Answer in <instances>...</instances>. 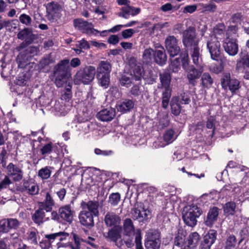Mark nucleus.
Listing matches in <instances>:
<instances>
[{"label": "nucleus", "instance_id": "53", "mask_svg": "<svg viewBox=\"0 0 249 249\" xmlns=\"http://www.w3.org/2000/svg\"><path fill=\"white\" fill-rule=\"evenodd\" d=\"M120 200V195L118 193H112L109 197V202L113 206L118 204Z\"/></svg>", "mask_w": 249, "mask_h": 249}, {"label": "nucleus", "instance_id": "62", "mask_svg": "<svg viewBox=\"0 0 249 249\" xmlns=\"http://www.w3.org/2000/svg\"><path fill=\"white\" fill-rule=\"evenodd\" d=\"M27 78L24 74L19 75L16 80V84L20 86H23L26 84Z\"/></svg>", "mask_w": 249, "mask_h": 249}, {"label": "nucleus", "instance_id": "48", "mask_svg": "<svg viewBox=\"0 0 249 249\" xmlns=\"http://www.w3.org/2000/svg\"><path fill=\"white\" fill-rule=\"evenodd\" d=\"M199 6L201 7L200 9L202 10L203 12H214L217 8L216 5L213 3H211L209 4L201 3L199 4Z\"/></svg>", "mask_w": 249, "mask_h": 249}, {"label": "nucleus", "instance_id": "49", "mask_svg": "<svg viewBox=\"0 0 249 249\" xmlns=\"http://www.w3.org/2000/svg\"><path fill=\"white\" fill-rule=\"evenodd\" d=\"M244 17L241 13H237L233 14L231 18V22L235 24V26L241 24L244 20Z\"/></svg>", "mask_w": 249, "mask_h": 249}, {"label": "nucleus", "instance_id": "57", "mask_svg": "<svg viewBox=\"0 0 249 249\" xmlns=\"http://www.w3.org/2000/svg\"><path fill=\"white\" fill-rule=\"evenodd\" d=\"M53 151L52 143L49 142L45 144L40 149V152L42 155H45L50 154Z\"/></svg>", "mask_w": 249, "mask_h": 249}, {"label": "nucleus", "instance_id": "6", "mask_svg": "<svg viewBox=\"0 0 249 249\" xmlns=\"http://www.w3.org/2000/svg\"><path fill=\"white\" fill-rule=\"evenodd\" d=\"M199 234H176L174 244L179 247H195L199 239Z\"/></svg>", "mask_w": 249, "mask_h": 249}, {"label": "nucleus", "instance_id": "28", "mask_svg": "<svg viewBox=\"0 0 249 249\" xmlns=\"http://www.w3.org/2000/svg\"><path fill=\"white\" fill-rule=\"evenodd\" d=\"M241 67L249 68V54L247 51H241L236 61V68Z\"/></svg>", "mask_w": 249, "mask_h": 249}, {"label": "nucleus", "instance_id": "27", "mask_svg": "<svg viewBox=\"0 0 249 249\" xmlns=\"http://www.w3.org/2000/svg\"><path fill=\"white\" fill-rule=\"evenodd\" d=\"M22 190L31 195H36L39 191L38 186L37 184L31 180L23 182Z\"/></svg>", "mask_w": 249, "mask_h": 249}, {"label": "nucleus", "instance_id": "13", "mask_svg": "<svg viewBox=\"0 0 249 249\" xmlns=\"http://www.w3.org/2000/svg\"><path fill=\"white\" fill-rule=\"evenodd\" d=\"M236 39L228 36L225 39L223 47L225 51L231 56H235L238 52V46Z\"/></svg>", "mask_w": 249, "mask_h": 249}, {"label": "nucleus", "instance_id": "9", "mask_svg": "<svg viewBox=\"0 0 249 249\" xmlns=\"http://www.w3.org/2000/svg\"><path fill=\"white\" fill-rule=\"evenodd\" d=\"M222 88L225 89H229L232 93L235 92L240 88L239 81L235 78H231L229 72L224 73L221 78Z\"/></svg>", "mask_w": 249, "mask_h": 249}, {"label": "nucleus", "instance_id": "10", "mask_svg": "<svg viewBox=\"0 0 249 249\" xmlns=\"http://www.w3.org/2000/svg\"><path fill=\"white\" fill-rule=\"evenodd\" d=\"M73 25L75 28L83 33L89 35H97L99 31L93 28V24L82 18L75 19L73 21Z\"/></svg>", "mask_w": 249, "mask_h": 249}, {"label": "nucleus", "instance_id": "23", "mask_svg": "<svg viewBox=\"0 0 249 249\" xmlns=\"http://www.w3.org/2000/svg\"><path fill=\"white\" fill-rule=\"evenodd\" d=\"M17 37L20 40H24V41L28 42V43H32L36 39V36L33 33L32 29L28 28L20 31L18 33Z\"/></svg>", "mask_w": 249, "mask_h": 249}, {"label": "nucleus", "instance_id": "42", "mask_svg": "<svg viewBox=\"0 0 249 249\" xmlns=\"http://www.w3.org/2000/svg\"><path fill=\"white\" fill-rule=\"evenodd\" d=\"M155 51L150 48L146 49L143 52L142 61L146 64L150 63L154 58Z\"/></svg>", "mask_w": 249, "mask_h": 249}, {"label": "nucleus", "instance_id": "18", "mask_svg": "<svg viewBox=\"0 0 249 249\" xmlns=\"http://www.w3.org/2000/svg\"><path fill=\"white\" fill-rule=\"evenodd\" d=\"M160 244L159 234H148L145 240L146 249H159Z\"/></svg>", "mask_w": 249, "mask_h": 249}, {"label": "nucleus", "instance_id": "50", "mask_svg": "<svg viewBox=\"0 0 249 249\" xmlns=\"http://www.w3.org/2000/svg\"><path fill=\"white\" fill-rule=\"evenodd\" d=\"M174 99H177L180 104H188L190 102V99L189 95L185 93L181 94L179 96L173 97Z\"/></svg>", "mask_w": 249, "mask_h": 249}, {"label": "nucleus", "instance_id": "11", "mask_svg": "<svg viewBox=\"0 0 249 249\" xmlns=\"http://www.w3.org/2000/svg\"><path fill=\"white\" fill-rule=\"evenodd\" d=\"M179 40L174 36H168L165 40V46L171 56L178 55L180 49L178 45Z\"/></svg>", "mask_w": 249, "mask_h": 249}, {"label": "nucleus", "instance_id": "54", "mask_svg": "<svg viewBox=\"0 0 249 249\" xmlns=\"http://www.w3.org/2000/svg\"><path fill=\"white\" fill-rule=\"evenodd\" d=\"M51 63H52V60L50 59V57L49 56H45L39 61L38 67L40 69H44Z\"/></svg>", "mask_w": 249, "mask_h": 249}, {"label": "nucleus", "instance_id": "41", "mask_svg": "<svg viewBox=\"0 0 249 249\" xmlns=\"http://www.w3.org/2000/svg\"><path fill=\"white\" fill-rule=\"evenodd\" d=\"M97 78L101 86L107 89L109 83V75L108 74H97Z\"/></svg>", "mask_w": 249, "mask_h": 249}, {"label": "nucleus", "instance_id": "56", "mask_svg": "<svg viewBox=\"0 0 249 249\" xmlns=\"http://www.w3.org/2000/svg\"><path fill=\"white\" fill-rule=\"evenodd\" d=\"M7 220L9 230L11 229H17L20 225L19 222L17 219L8 218Z\"/></svg>", "mask_w": 249, "mask_h": 249}, {"label": "nucleus", "instance_id": "15", "mask_svg": "<svg viewBox=\"0 0 249 249\" xmlns=\"http://www.w3.org/2000/svg\"><path fill=\"white\" fill-rule=\"evenodd\" d=\"M40 49L38 46H32L20 52L18 56L17 59H21L23 62L25 60H32L33 58L38 55Z\"/></svg>", "mask_w": 249, "mask_h": 249}, {"label": "nucleus", "instance_id": "52", "mask_svg": "<svg viewBox=\"0 0 249 249\" xmlns=\"http://www.w3.org/2000/svg\"><path fill=\"white\" fill-rule=\"evenodd\" d=\"M19 20L22 24L26 26H30L32 22V18L25 14L20 15L19 17Z\"/></svg>", "mask_w": 249, "mask_h": 249}, {"label": "nucleus", "instance_id": "4", "mask_svg": "<svg viewBox=\"0 0 249 249\" xmlns=\"http://www.w3.org/2000/svg\"><path fill=\"white\" fill-rule=\"evenodd\" d=\"M201 213L202 211L196 205H189L183 209L182 218L186 225L193 227L196 225V218L201 215Z\"/></svg>", "mask_w": 249, "mask_h": 249}, {"label": "nucleus", "instance_id": "12", "mask_svg": "<svg viewBox=\"0 0 249 249\" xmlns=\"http://www.w3.org/2000/svg\"><path fill=\"white\" fill-rule=\"evenodd\" d=\"M7 174L14 181H19L23 178V172L21 168L13 163H10L6 167Z\"/></svg>", "mask_w": 249, "mask_h": 249}, {"label": "nucleus", "instance_id": "38", "mask_svg": "<svg viewBox=\"0 0 249 249\" xmlns=\"http://www.w3.org/2000/svg\"><path fill=\"white\" fill-rule=\"evenodd\" d=\"M202 86L205 88H210L213 84V80L208 72L204 73L201 77Z\"/></svg>", "mask_w": 249, "mask_h": 249}, {"label": "nucleus", "instance_id": "21", "mask_svg": "<svg viewBox=\"0 0 249 249\" xmlns=\"http://www.w3.org/2000/svg\"><path fill=\"white\" fill-rule=\"evenodd\" d=\"M94 215L83 210L79 214V219L80 222L84 226L90 228L94 226L93 220Z\"/></svg>", "mask_w": 249, "mask_h": 249}, {"label": "nucleus", "instance_id": "29", "mask_svg": "<svg viewBox=\"0 0 249 249\" xmlns=\"http://www.w3.org/2000/svg\"><path fill=\"white\" fill-rule=\"evenodd\" d=\"M193 63L197 68H202V59L200 53L199 48H194L190 53Z\"/></svg>", "mask_w": 249, "mask_h": 249}, {"label": "nucleus", "instance_id": "55", "mask_svg": "<svg viewBox=\"0 0 249 249\" xmlns=\"http://www.w3.org/2000/svg\"><path fill=\"white\" fill-rule=\"evenodd\" d=\"M236 243V239L234 235H231L228 238L226 243V249L231 248V249H233L234 248V246H235Z\"/></svg>", "mask_w": 249, "mask_h": 249}, {"label": "nucleus", "instance_id": "14", "mask_svg": "<svg viewBox=\"0 0 249 249\" xmlns=\"http://www.w3.org/2000/svg\"><path fill=\"white\" fill-rule=\"evenodd\" d=\"M129 64L130 67V73L135 80L139 81L143 77L144 71L140 64H138L135 58H131Z\"/></svg>", "mask_w": 249, "mask_h": 249}, {"label": "nucleus", "instance_id": "17", "mask_svg": "<svg viewBox=\"0 0 249 249\" xmlns=\"http://www.w3.org/2000/svg\"><path fill=\"white\" fill-rule=\"evenodd\" d=\"M81 206L83 210L92 214L95 217L99 216V203L98 201L93 200H89L88 202L82 201L81 203Z\"/></svg>", "mask_w": 249, "mask_h": 249}, {"label": "nucleus", "instance_id": "59", "mask_svg": "<svg viewBox=\"0 0 249 249\" xmlns=\"http://www.w3.org/2000/svg\"><path fill=\"white\" fill-rule=\"evenodd\" d=\"M169 124V120L168 115L167 114H165L159 121V126H160L161 128H163L167 127Z\"/></svg>", "mask_w": 249, "mask_h": 249}, {"label": "nucleus", "instance_id": "64", "mask_svg": "<svg viewBox=\"0 0 249 249\" xmlns=\"http://www.w3.org/2000/svg\"><path fill=\"white\" fill-rule=\"evenodd\" d=\"M169 67L170 70L173 72H178L180 68L179 62L178 59H176L174 61H172Z\"/></svg>", "mask_w": 249, "mask_h": 249}, {"label": "nucleus", "instance_id": "63", "mask_svg": "<svg viewBox=\"0 0 249 249\" xmlns=\"http://www.w3.org/2000/svg\"><path fill=\"white\" fill-rule=\"evenodd\" d=\"M12 183V182L9 177L8 176H5L0 182V189L6 188Z\"/></svg>", "mask_w": 249, "mask_h": 249}, {"label": "nucleus", "instance_id": "45", "mask_svg": "<svg viewBox=\"0 0 249 249\" xmlns=\"http://www.w3.org/2000/svg\"><path fill=\"white\" fill-rule=\"evenodd\" d=\"M52 169L50 166L42 168L38 171V176L42 179H47L50 177Z\"/></svg>", "mask_w": 249, "mask_h": 249}, {"label": "nucleus", "instance_id": "58", "mask_svg": "<svg viewBox=\"0 0 249 249\" xmlns=\"http://www.w3.org/2000/svg\"><path fill=\"white\" fill-rule=\"evenodd\" d=\"M120 83L121 86L128 88L131 85V80L129 76L124 75L121 77L120 80Z\"/></svg>", "mask_w": 249, "mask_h": 249}, {"label": "nucleus", "instance_id": "34", "mask_svg": "<svg viewBox=\"0 0 249 249\" xmlns=\"http://www.w3.org/2000/svg\"><path fill=\"white\" fill-rule=\"evenodd\" d=\"M31 60H25L24 62L21 59H17L18 67L23 69L26 71H31L36 67V64L34 62H31Z\"/></svg>", "mask_w": 249, "mask_h": 249}, {"label": "nucleus", "instance_id": "35", "mask_svg": "<svg viewBox=\"0 0 249 249\" xmlns=\"http://www.w3.org/2000/svg\"><path fill=\"white\" fill-rule=\"evenodd\" d=\"M162 107L163 108L166 109L169 105V100L171 96V88H162Z\"/></svg>", "mask_w": 249, "mask_h": 249}, {"label": "nucleus", "instance_id": "30", "mask_svg": "<svg viewBox=\"0 0 249 249\" xmlns=\"http://www.w3.org/2000/svg\"><path fill=\"white\" fill-rule=\"evenodd\" d=\"M218 61H219V64L218 65L215 64L214 65H212L210 68V70L213 73L215 74H219L222 72L224 69V66L228 63V61L226 56H222V57H219V59H218Z\"/></svg>", "mask_w": 249, "mask_h": 249}, {"label": "nucleus", "instance_id": "60", "mask_svg": "<svg viewBox=\"0 0 249 249\" xmlns=\"http://www.w3.org/2000/svg\"><path fill=\"white\" fill-rule=\"evenodd\" d=\"M76 46L82 49L88 50L89 49L90 45L89 43L85 39H82L81 40L76 42Z\"/></svg>", "mask_w": 249, "mask_h": 249}, {"label": "nucleus", "instance_id": "16", "mask_svg": "<svg viewBox=\"0 0 249 249\" xmlns=\"http://www.w3.org/2000/svg\"><path fill=\"white\" fill-rule=\"evenodd\" d=\"M131 214L133 219L138 220L139 222L144 223L149 218L150 212L148 209L143 208H137L132 211Z\"/></svg>", "mask_w": 249, "mask_h": 249}, {"label": "nucleus", "instance_id": "51", "mask_svg": "<svg viewBox=\"0 0 249 249\" xmlns=\"http://www.w3.org/2000/svg\"><path fill=\"white\" fill-rule=\"evenodd\" d=\"M123 241L128 248H131L134 245L133 239H135L134 235L135 234H124Z\"/></svg>", "mask_w": 249, "mask_h": 249}, {"label": "nucleus", "instance_id": "31", "mask_svg": "<svg viewBox=\"0 0 249 249\" xmlns=\"http://www.w3.org/2000/svg\"><path fill=\"white\" fill-rule=\"evenodd\" d=\"M44 208H40L36 211L34 214L32 215V219L36 224H40L43 223L44 221L47 220L50 218L49 216H46Z\"/></svg>", "mask_w": 249, "mask_h": 249}, {"label": "nucleus", "instance_id": "24", "mask_svg": "<svg viewBox=\"0 0 249 249\" xmlns=\"http://www.w3.org/2000/svg\"><path fill=\"white\" fill-rule=\"evenodd\" d=\"M154 59L158 64L162 66L167 61V55L165 51L162 46L158 47V50H156L154 53Z\"/></svg>", "mask_w": 249, "mask_h": 249}, {"label": "nucleus", "instance_id": "3", "mask_svg": "<svg viewBox=\"0 0 249 249\" xmlns=\"http://www.w3.org/2000/svg\"><path fill=\"white\" fill-rule=\"evenodd\" d=\"M104 222L109 228L107 233H120L122 232L121 217L115 213L107 212L105 216Z\"/></svg>", "mask_w": 249, "mask_h": 249}, {"label": "nucleus", "instance_id": "7", "mask_svg": "<svg viewBox=\"0 0 249 249\" xmlns=\"http://www.w3.org/2000/svg\"><path fill=\"white\" fill-rule=\"evenodd\" d=\"M207 48L210 53L211 58L218 62L219 57L224 56L222 55L221 45L219 41L215 36H209L207 40Z\"/></svg>", "mask_w": 249, "mask_h": 249}, {"label": "nucleus", "instance_id": "19", "mask_svg": "<svg viewBox=\"0 0 249 249\" xmlns=\"http://www.w3.org/2000/svg\"><path fill=\"white\" fill-rule=\"evenodd\" d=\"M60 217L64 220L70 223L72 222L74 211L70 205H66L61 207L58 210Z\"/></svg>", "mask_w": 249, "mask_h": 249}, {"label": "nucleus", "instance_id": "20", "mask_svg": "<svg viewBox=\"0 0 249 249\" xmlns=\"http://www.w3.org/2000/svg\"><path fill=\"white\" fill-rule=\"evenodd\" d=\"M115 115V109L110 107L100 111L97 114V117L103 122H109L114 119Z\"/></svg>", "mask_w": 249, "mask_h": 249}, {"label": "nucleus", "instance_id": "33", "mask_svg": "<svg viewBox=\"0 0 249 249\" xmlns=\"http://www.w3.org/2000/svg\"><path fill=\"white\" fill-rule=\"evenodd\" d=\"M134 106V102L130 99H125L118 104L116 107L118 111L122 112H125L132 109Z\"/></svg>", "mask_w": 249, "mask_h": 249}, {"label": "nucleus", "instance_id": "2", "mask_svg": "<svg viewBox=\"0 0 249 249\" xmlns=\"http://www.w3.org/2000/svg\"><path fill=\"white\" fill-rule=\"evenodd\" d=\"M96 71L95 68L92 66L81 68L74 76V82L76 84H89L94 79Z\"/></svg>", "mask_w": 249, "mask_h": 249}, {"label": "nucleus", "instance_id": "22", "mask_svg": "<svg viewBox=\"0 0 249 249\" xmlns=\"http://www.w3.org/2000/svg\"><path fill=\"white\" fill-rule=\"evenodd\" d=\"M141 12L140 8H136L131 6L129 5L122 7L121 12L118 14L119 17H122L124 18L128 19L130 16H135L139 14Z\"/></svg>", "mask_w": 249, "mask_h": 249}, {"label": "nucleus", "instance_id": "36", "mask_svg": "<svg viewBox=\"0 0 249 249\" xmlns=\"http://www.w3.org/2000/svg\"><path fill=\"white\" fill-rule=\"evenodd\" d=\"M111 70V66L110 64L107 61H101L97 67V72L100 74H108Z\"/></svg>", "mask_w": 249, "mask_h": 249}, {"label": "nucleus", "instance_id": "47", "mask_svg": "<svg viewBox=\"0 0 249 249\" xmlns=\"http://www.w3.org/2000/svg\"><path fill=\"white\" fill-rule=\"evenodd\" d=\"M176 139L174 131L172 129L167 130L163 135V139L168 143L172 142Z\"/></svg>", "mask_w": 249, "mask_h": 249}, {"label": "nucleus", "instance_id": "1", "mask_svg": "<svg viewBox=\"0 0 249 249\" xmlns=\"http://www.w3.org/2000/svg\"><path fill=\"white\" fill-rule=\"evenodd\" d=\"M181 61L182 67L186 73V77L189 83L192 86H195L196 80L200 78L202 74L203 68H196L194 65H190L187 53L181 54Z\"/></svg>", "mask_w": 249, "mask_h": 249}, {"label": "nucleus", "instance_id": "26", "mask_svg": "<svg viewBox=\"0 0 249 249\" xmlns=\"http://www.w3.org/2000/svg\"><path fill=\"white\" fill-rule=\"evenodd\" d=\"M69 60L64 59L60 61L55 67L54 74L67 75L69 69Z\"/></svg>", "mask_w": 249, "mask_h": 249}, {"label": "nucleus", "instance_id": "32", "mask_svg": "<svg viewBox=\"0 0 249 249\" xmlns=\"http://www.w3.org/2000/svg\"><path fill=\"white\" fill-rule=\"evenodd\" d=\"M215 238V234H205L201 242L200 249H209Z\"/></svg>", "mask_w": 249, "mask_h": 249}, {"label": "nucleus", "instance_id": "25", "mask_svg": "<svg viewBox=\"0 0 249 249\" xmlns=\"http://www.w3.org/2000/svg\"><path fill=\"white\" fill-rule=\"evenodd\" d=\"M221 210L216 207L211 208L207 214L205 223L207 226H211L217 221Z\"/></svg>", "mask_w": 249, "mask_h": 249}, {"label": "nucleus", "instance_id": "37", "mask_svg": "<svg viewBox=\"0 0 249 249\" xmlns=\"http://www.w3.org/2000/svg\"><path fill=\"white\" fill-rule=\"evenodd\" d=\"M54 204V201L51 196L50 194L47 192L46 194L45 199L42 203V207L46 212H51L52 207Z\"/></svg>", "mask_w": 249, "mask_h": 249}, {"label": "nucleus", "instance_id": "43", "mask_svg": "<svg viewBox=\"0 0 249 249\" xmlns=\"http://www.w3.org/2000/svg\"><path fill=\"white\" fill-rule=\"evenodd\" d=\"M236 204L233 201L226 203L223 206V211L225 214L233 215L235 212Z\"/></svg>", "mask_w": 249, "mask_h": 249}, {"label": "nucleus", "instance_id": "39", "mask_svg": "<svg viewBox=\"0 0 249 249\" xmlns=\"http://www.w3.org/2000/svg\"><path fill=\"white\" fill-rule=\"evenodd\" d=\"M171 79V75L168 71L160 74V81L162 88H170Z\"/></svg>", "mask_w": 249, "mask_h": 249}, {"label": "nucleus", "instance_id": "46", "mask_svg": "<svg viewBox=\"0 0 249 249\" xmlns=\"http://www.w3.org/2000/svg\"><path fill=\"white\" fill-rule=\"evenodd\" d=\"M172 113L175 116L178 115L181 111V107L180 104L177 102V99H174L173 98L170 103Z\"/></svg>", "mask_w": 249, "mask_h": 249}, {"label": "nucleus", "instance_id": "40", "mask_svg": "<svg viewBox=\"0 0 249 249\" xmlns=\"http://www.w3.org/2000/svg\"><path fill=\"white\" fill-rule=\"evenodd\" d=\"M125 233H132L135 232V227L133 225L132 220L130 218H126L123 223V228Z\"/></svg>", "mask_w": 249, "mask_h": 249}, {"label": "nucleus", "instance_id": "44", "mask_svg": "<svg viewBox=\"0 0 249 249\" xmlns=\"http://www.w3.org/2000/svg\"><path fill=\"white\" fill-rule=\"evenodd\" d=\"M55 76V83L57 87H62L67 85L68 81L67 75L54 74Z\"/></svg>", "mask_w": 249, "mask_h": 249}, {"label": "nucleus", "instance_id": "5", "mask_svg": "<svg viewBox=\"0 0 249 249\" xmlns=\"http://www.w3.org/2000/svg\"><path fill=\"white\" fill-rule=\"evenodd\" d=\"M46 14L45 17L51 23L56 22L62 16V6L58 2L52 1L45 4Z\"/></svg>", "mask_w": 249, "mask_h": 249}, {"label": "nucleus", "instance_id": "61", "mask_svg": "<svg viewBox=\"0 0 249 249\" xmlns=\"http://www.w3.org/2000/svg\"><path fill=\"white\" fill-rule=\"evenodd\" d=\"M215 119L213 116H210L206 122V127L208 129H212L213 133L215 129Z\"/></svg>", "mask_w": 249, "mask_h": 249}, {"label": "nucleus", "instance_id": "8", "mask_svg": "<svg viewBox=\"0 0 249 249\" xmlns=\"http://www.w3.org/2000/svg\"><path fill=\"white\" fill-rule=\"evenodd\" d=\"M199 39L196 37V29L192 26L189 27L182 33V43L186 48H199Z\"/></svg>", "mask_w": 249, "mask_h": 249}]
</instances>
